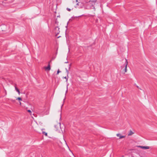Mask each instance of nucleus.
Instances as JSON below:
<instances>
[{
  "label": "nucleus",
  "mask_w": 157,
  "mask_h": 157,
  "mask_svg": "<svg viewBox=\"0 0 157 157\" xmlns=\"http://www.w3.org/2000/svg\"><path fill=\"white\" fill-rule=\"evenodd\" d=\"M128 65L127 60L125 59V61L124 64L121 66V69L122 70L124 71V72H126L127 71V66Z\"/></svg>",
  "instance_id": "f257e3e1"
},
{
  "label": "nucleus",
  "mask_w": 157,
  "mask_h": 157,
  "mask_svg": "<svg viewBox=\"0 0 157 157\" xmlns=\"http://www.w3.org/2000/svg\"><path fill=\"white\" fill-rule=\"evenodd\" d=\"M97 0H91L89 2V5L90 6L91 9H94V5Z\"/></svg>",
  "instance_id": "f03ea898"
},
{
  "label": "nucleus",
  "mask_w": 157,
  "mask_h": 157,
  "mask_svg": "<svg viewBox=\"0 0 157 157\" xmlns=\"http://www.w3.org/2000/svg\"><path fill=\"white\" fill-rule=\"evenodd\" d=\"M55 31L56 36L60 33L59 28L58 27H56L55 28Z\"/></svg>",
  "instance_id": "7ed1b4c3"
},
{
  "label": "nucleus",
  "mask_w": 157,
  "mask_h": 157,
  "mask_svg": "<svg viewBox=\"0 0 157 157\" xmlns=\"http://www.w3.org/2000/svg\"><path fill=\"white\" fill-rule=\"evenodd\" d=\"M49 63L48 66L47 67H45V69L46 70L50 71L51 69L50 65L49 63Z\"/></svg>",
  "instance_id": "20e7f679"
},
{
  "label": "nucleus",
  "mask_w": 157,
  "mask_h": 157,
  "mask_svg": "<svg viewBox=\"0 0 157 157\" xmlns=\"http://www.w3.org/2000/svg\"><path fill=\"white\" fill-rule=\"evenodd\" d=\"M139 147L144 149H148L149 148V147L148 146H139Z\"/></svg>",
  "instance_id": "39448f33"
},
{
  "label": "nucleus",
  "mask_w": 157,
  "mask_h": 157,
  "mask_svg": "<svg viewBox=\"0 0 157 157\" xmlns=\"http://www.w3.org/2000/svg\"><path fill=\"white\" fill-rule=\"evenodd\" d=\"M66 72L67 73V77L66 76H65V77H64V78L66 79V81L67 82V80H68V73H69V72H68V71L67 70V68H66Z\"/></svg>",
  "instance_id": "423d86ee"
},
{
  "label": "nucleus",
  "mask_w": 157,
  "mask_h": 157,
  "mask_svg": "<svg viewBox=\"0 0 157 157\" xmlns=\"http://www.w3.org/2000/svg\"><path fill=\"white\" fill-rule=\"evenodd\" d=\"M117 136L119 137V139L125 137V136H121V134L120 133L117 134Z\"/></svg>",
  "instance_id": "0eeeda50"
},
{
  "label": "nucleus",
  "mask_w": 157,
  "mask_h": 157,
  "mask_svg": "<svg viewBox=\"0 0 157 157\" xmlns=\"http://www.w3.org/2000/svg\"><path fill=\"white\" fill-rule=\"evenodd\" d=\"M133 134V132L131 130H130L129 131V132L128 134V135L129 136H131Z\"/></svg>",
  "instance_id": "6e6552de"
},
{
  "label": "nucleus",
  "mask_w": 157,
  "mask_h": 157,
  "mask_svg": "<svg viewBox=\"0 0 157 157\" xmlns=\"http://www.w3.org/2000/svg\"><path fill=\"white\" fill-rule=\"evenodd\" d=\"M57 125H58L59 127H60L61 124L60 123H59V124H58L57 125H55V128H58Z\"/></svg>",
  "instance_id": "1a4fd4ad"
},
{
  "label": "nucleus",
  "mask_w": 157,
  "mask_h": 157,
  "mask_svg": "<svg viewBox=\"0 0 157 157\" xmlns=\"http://www.w3.org/2000/svg\"><path fill=\"white\" fill-rule=\"evenodd\" d=\"M42 133L43 134H44V135H45L46 136H47V132H42Z\"/></svg>",
  "instance_id": "9d476101"
},
{
  "label": "nucleus",
  "mask_w": 157,
  "mask_h": 157,
  "mask_svg": "<svg viewBox=\"0 0 157 157\" xmlns=\"http://www.w3.org/2000/svg\"><path fill=\"white\" fill-rule=\"evenodd\" d=\"M81 16H78V17H74V16H72V17H71V18H73V19H75V18H77L78 17H80Z\"/></svg>",
  "instance_id": "9b49d317"
},
{
  "label": "nucleus",
  "mask_w": 157,
  "mask_h": 157,
  "mask_svg": "<svg viewBox=\"0 0 157 157\" xmlns=\"http://www.w3.org/2000/svg\"><path fill=\"white\" fill-rule=\"evenodd\" d=\"M17 99L19 100V101H21V98H20V97H18V98H17Z\"/></svg>",
  "instance_id": "f8f14e48"
},
{
  "label": "nucleus",
  "mask_w": 157,
  "mask_h": 157,
  "mask_svg": "<svg viewBox=\"0 0 157 157\" xmlns=\"http://www.w3.org/2000/svg\"><path fill=\"white\" fill-rule=\"evenodd\" d=\"M15 90L17 91H18V90H19L16 86H15Z\"/></svg>",
  "instance_id": "ddd939ff"
},
{
  "label": "nucleus",
  "mask_w": 157,
  "mask_h": 157,
  "mask_svg": "<svg viewBox=\"0 0 157 157\" xmlns=\"http://www.w3.org/2000/svg\"><path fill=\"white\" fill-rule=\"evenodd\" d=\"M27 111L29 112L31 114L32 113V112L31 110H27Z\"/></svg>",
  "instance_id": "4468645a"
},
{
  "label": "nucleus",
  "mask_w": 157,
  "mask_h": 157,
  "mask_svg": "<svg viewBox=\"0 0 157 157\" xmlns=\"http://www.w3.org/2000/svg\"><path fill=\"white\" fill-rule=\"evenodd\" d=\"M67 10L69 11H71V9L68 8H67Z\"/></svg>",
  "instance_id": "2eb2a0df"
},
{
  "label": "nucleus",
  "mask_w": 157,
  "mask_h": 157,
  "mask_svg": "<svg viewBox=\"0 0 157 157\" xmlns=\"http://www.w3.org/2000/svg\"><path fill=\"white\" fill-rule=\"evenodd\" d=\"M61 72V71H59V70H58V71H57V74H59V72Z\"/></svg>",
  "instance_id": "dca6fc26"
},
{
  "label": "nucleus",
  "mask_w": 157,
  "mask_h": 157,
  "mask_svg": "<svg viewBox=\"0 0 157 157\" xmlns=\"http://www.w3.org/2000/svg\"><path fill=\"white\" fill-rule=\"evenodd\" d=\"M17 92H18V93L19 94H20V92L19 90H18V91H17Z\"/></svg>",
  "instance_id": "f3484780"
},
{
  "label": "nucleus",
  "mask_w": 157,
  "mask_h": 157,
  "mask_svg": "<svg viewBox=\"0 0 157 157\" xmlns=\"http://www.w3.org/2000/svg\"><path fill=\"white\" fill-rule=\"evenodd\" d=\"M17 92H18V93L19 94H20V92L19 90H18V91H17Z\"/></svg>",
  "instance_id": "a211bd4d"
},
{
  "label": "nucleus",
  "mask_w": 157,
  "mask_h": 157,
  "mask_svg": "<svg viewBox=\"0 0 157 157\" xmlns=\"http://www.w3.org/2000/svg\"><path fill=\"white\" fill-rule=\"evenodd\" d=\"M67 86H68V85H67V90H66V93L67 92V88H68V87H67Z\"/></svg>",
  "instance_id": "6ab92c4d"
},
{
  "label": "nucleus",
  "mask_w": 157,
  "mask_h": 157,
  "mask_svg": "<svg viewBox=\"0 0 157 157\" xmlns=\"http://www.w3.org/2000/svg\"><path fill=\"white\" fill-rule=\"evenodd\" d=\"M136 87H137V88H138V89H140L141 90V89H140V88H139V87L138 86H136Z\"/></svg>",
  "instance_id": "aec40b11"
},
{
  "label": "nucleus",
  "mask_w": 157,
  "mask_h": 157,
  "mask_svg": "<svg viewBox=\"0 0 157 157\" xmlns=\"http://www.w3.org/2000/svg\"><path fill=\"white\" fill-rule=\"evenodd\" d=\"M61 114H60V119L61 120Z\"/></svg>",
  "instance_id": "412c9836"
},
{
  "label": "nucleus",
  "mask_w": 157,
  "mask_h": 157,
  "mask_svg": "<svg viewBox=\"0 0 157 157\" xmlns=\"http://www.w3.org/2000/svg\"><path fill=\"white\" fill-rule=\"evenodd\" d=\"M65 63H68V61L65 62Z\"/></svg>",
  "instance_id": "4be33fe9"
},
{
  "label": "nucleus",
  "mask_w": 157,
  "mask_h": 157,
  "mask_svg": "<svg viewBox=\"0 0 157 157\" xmlns=\"http://www.w3.org/2000/svg\"><path fill=\"white\" fill-rule=\"evenodd\" d=\"M69 68H70V66H71V65H70H70H69Z\"/></svg>",
  "instance_id": "5701e85b"
},
{
  "label": "nucleus",
  "mask_w": 157,
  "mask_h": 157,
  "mask_svg": "<svg viewBox=\"0 0 157 157\" xmlns=\"http://www.w3.org/2000/svg\"><path fill=\"white\" fill-rule=\"evenodd\" d=\"M60 37V36H58L57 38H59Z\"/></svg>",
  "instance_id": "b1692460"
},
{
  "label": "nucleus",
  "mask_w": 157,
  "mask_h": 157,
  "mask_svg": "<svg viewBox=\"0 0 157 157\" xmlns=\"http://www.w3.org/2000/svg\"><path fill=\"white\" fill-rule=\"evenodd\" d=\"M76 4L78 5V3H77V4Z\"/></svg>",
  "instance_id": "393cba45"
},
{
  "label": "nucleus",
  "mask_w": 157,
  "mask_h": 157,
  "mask_svg": "<svg viewBox=\"0 0 157 157\" xmlns=\"http://www.w3.org/2000/svg\"><path fill=\"white\" fill-rule=\"evenodd\" d=\"M77 1H78V0H76V2H78Z\"/></svg>",
  "instance_id": "a878e982"
},
{
  "label": "nucleus",
  "mask_w": 157,
  "mask_h": 157,
  "mask_svg": "<svg viewBox=\"0 0 157 157\" xmlns=\"http://www.w3.org/2000/svg\"><path fill=\"white\" fill-rule=\"evenodd\" d=\"M67 26H66V28H67Z\"/></svg>",
  "instance_id": "bb28decb"
},
{
  "label": "nucleus",
  "mask_w": 157,
  "mask_h": 157,
  "mask_svg": "<svg viewBox=\"0 0 157 157\" xmlns=\"http://www.w3.org/2000/svg\"><path fill=\"white\" fill-rule=\"evenodd\" d=\"M20 105H21V102H20Z\"/></svg>",
  "instance_id": "cd10ccee"
}]
</instances>
